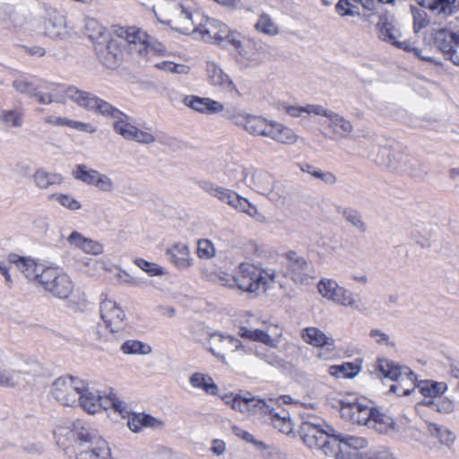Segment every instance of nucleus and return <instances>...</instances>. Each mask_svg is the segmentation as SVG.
<instances>
[{
	"mask_svg": "<svg viewBox=\"0 0 459 459\" xmlns=\"http://www.w3.org/2000/svg\"><path fill=\"white\" fill-rule=\"evenodd\" d=\"M265 420L283 434H290L293 430V424L289 411L281 406H274Z\"/></svg>",
	"mask_w": 459,
	"mask_h": 459,
	"instance_id": "obj_25",
	"label": "nucleus"
},
{
	"mask_svg": "<svg viewBox=\"0 0 459 459\" xmlns=\"http://www.w3.org/2000/svg\"><path fill=\"white\" fill-rule=\"evenodd\" d=\"M272 135L269 138L282 144H294L297 143L299 135L291 128L276 121H272Z\"/></svg>",
	"mask_w": 459,
	"mask_h": 459,
	"instance_id": "obj_28",
	"label": "nucleus"
},
{
	"mask_svg": "<svg viewBox=\"0 0 459 459\" xmlns=\"http://www.w3.org/2000/svg\"><path fill=\"white\" fill-rule=\"evenodd\" d=\"M337 438L340 440V448L342 450L340 459H344V454L347 453L344 450V447L353 448L354 450H358V449L363 448L367 446V440L362 437H353V436L341 437L339 435V436H337ZM335 459H337V458H335Z\"/></svg>",
	"mask_w": 459,
	"mask_h": 459,
	"instance_id": "obj_48",
	"label": "nucleus"
},
{
	"mask_svg": "<svg viewBox=\"0 0 459 459\" xmlns=\"http://www.w3.org/2000/svg\"><path fill=\"white\" fill-rule=\"evenodd\" d=\"M403 173L412 178H420L426 174L422 163L417 159L408 155Z\"/></svg>",
	"mask_w": 459,
	"mask_h": 459,
	"instance_id": "obj_51",
	"label": "nucleus"
},
{
	"mask_svg": "<svg viewBox=\"0 0 459 459\" xmlns=\"http://www.w3.org/2000/svg\"><path fill=\"white\" fill-rule=\"evenodd\" d=\"M197 254L200 258H211L215 255V248L208 239L198 241Z\"/></svg>",
	"mask_w": 459,
	"mask_h": 459,
	"instance_id": "obj_59",
	"label": "nucleus"
},
{
	"mask_svg": "<svg viewBox=\"0 0 459 459\" xmlns=\"http://www.w3.org/2000/svg\"><path fill=\"white\" fill-rule=\"evenodd\" d=\"M333 432L334 429L331 426L316 415L307 414L302 417L299 426L302 441L311 449L320 450L326 456L340 459V440Z\"/></svg>",
	"mask_w": 459,
	"mask_h": 459,
	"instance_id": "obj_2",
	"label": "nucleus"
},
{
	"mask_svg": "<svg viewBox=\"0 0 459 459\" xmlns=\"http://www.w3.org/2000/svg\"><path fill=\"white\" fill-rule=\"evenodd\" d=\"M328 373L337 378H353L359 371L360 368L351 362H344L341 365H333L328 368Z\"/></svg>",
	"mask_w": 459,
	"mask_h": 459,
	"instance_id": "obj_39",
	"label": "nucleus"
},
{
	"mask_svg": "<svg viewBox=\"0 0 459 459\" xmlns=\"http://www.w3.org/2000/svg\"><path fill=\"white\" fill-rule=\"evenodd\" d=\"M430 432L438 437L442 444L448 446H451L455 440V436L453 432L447 429L438 427L436 424L430 426Z\"/></svg>",
	"mask_w": 459,
	"mask_h": 459,
	"instance_id": "obj_54",
	"label": "nucleus"
},
{
	"mask_svg": "<svg viewBox=\"0 0 459 459\" xmlns=\"http://www.w3.org/2000/svg\"><path fill=\"white\" fill-rule=\"evenodd\" d=\"M130 141H134L143 144H152L156 141V137L150 129L142 130L135 127Z\"/></svg>",
	"mask_w": 459,
	"mask_h": 459,
	"instance_id": "obj_57",
	"label": "nucleus"
},
{
	"mask_svg": "<svg viewBox=\"0 0 459 459\" xmlns=\"http://www.w3.org/2000/svg\"><path fill=\"white\" fill-rule=\"evenodd\" d=\"M125 39L108 36L104 40L95 43L94 51L99 61L107 68L113 69L119 65Z\"/></svg>",
	"mask_w": 459,
	"mask_h": 459,
	"instance_id": "obj_13",
	"label": "nucleus"
},
{
	"mask_svg": "<svg viewBox=\"0 0 459 459\" xmlns=\"http://www.w3.org/2000/svg\"><path fill=\"white\" fill-rule=\"evenodd\" d=\"M32 374L30 365L21 361L11 368H0V386L15 388L26 382V377Z\"/></svg>",
	"mask_w": 459,
	"mask_h": 459,
	"instance_id": "obj_17",
	"label": "nucleus"
},
{
	"mask_svg": "<svg viewBox=\"0 0 459 459\" xmlns=\"http://www.w3.org/2000/svg\"><path fill=\"white\" fill-rule=\"evenodd\" d=\"M394 420L392 417L375 409L368 428L374 429L378 433L386 434L394 428Z\"/></svg>",
	"mask_w": 459,
	"mask_h": 459,
	"instance_id": "obj_37",
	"label": "nucleus"
},
{
	"mask_svg": "<svg viewBox=\"0 0 459 459\" xmlns=\"http://www.w3.org/2000/svg\"><path fill=\"white\" fill-rule=\"evenodd\" d=\"M58 446L76 447L77 459H110V448L98 431L88 423L77 420L61 421L54 429Z\"/></svg>",
	"mask_w": 459,
	"mask_h": 459,
	"instance_id": "obj_1",
	"label": "nucleus"
},
{
	"mask_svg": "<svg viewBox=\"0 0 459 459\" xmlns=\"http://www.w3.org/2000/svg\"><path fill=\"white\" fill-rule=\"evenodd\" d=\"M377 28L379 30V39L391 43L394 45L397 40V37L395 35L396 30L394 24L387 20L386 17H381L378 23Z\"/></svg>",
	"mask_w": 459,
	"mask_h": 459,
	"instance_id": "obj_46",
	"label": "nucleus"
},
{
	"mask_svg": "<svg viewBox=\"0 0 459 459\" xmlns=\"http://www.w3.org/2000/svg\"><path fill=\"white\" fill-rule=\"evenodd\" d=\"M73 177L87 185L94 186L100 172L95 169H88L83 164L76 165L72 172Z\"/></svg>",
	"mask_w": 459,
	"mask_h": 459,
	"instance_id": "obj_44",
	"label": "nucleus"
},
{
	"mask_svg": "<svg viewBox=\"0 0 459 459\" xmlns=\"http://www.w3.org/2000/svg\"><path fill=\"white\" fill-rule=\"evenodd\" d=\"M30 29L38 35L53 40H64L70 37L65 17L57 13H49L48 17L31 22Z\"/></svg>",
	"mask_w": 459,
	"mask_h": 459,
	"instance_id": "obj_11",
	"label": "nucleus"
},
{
	"mask_svg": "<svg viewBox=\"0 0 459 459\" xmlns=\"http://www.w3.org/2000/svg\"><path fill=\"white\" fill-rule=\"evenodd\" d=\"M189 382L194 387L202 388L209 394H216L218 392V386L208 375L194 373L191 375Z\"/></svg>",
	"mask_w": 459,
	"mask_h": 459,
	"instance_id": "obj_41",
	"label": "nucleus"
},
{
	"mask_svg": "<svg viewBox=\"0 0 459 459\" xmlns=\"http://www.w3.org/2000/svg\"><path fill=\"white\" fill-rule=\"evenodd\" d=\"M327 126L339 138H348L353 131L352 123L333 111L328 118Z\"/></svg>",
	"mask_w": 459,
	"mask_h": 459,
	"instance_id": "obj_26",
	"label": "nucleus"
},
{
	"mask_svg": "<svg viewBox=\"0 0 459 459\" xmlns=\"http://www.w3.org/2000/svg\"><path fill=\"white\" fill-rule=\"evenodd\" d=\"M65 97L74 103H76L81 108H83L87 110L92 109L93 100L96 96L93 94L81 91L76 87L70 86L65 91Z\"/></svg>",
	"mask_w": 459,
	"mask_h": 459,
	"instance_id": "obj_31",
	"label": "nucleus"
},
{
	"mask_svg": "<svg viewBox=\"0 0 459 459\" xmlns=\"http://www.w3.org/2000/svg\"><path fill=\"white\" fill-rule=\"evenodd\" d=\"M80 393L78 404L88 413H96L100 393L89 388L85 383L83 390Z\"/></svg>",
	"mask_w": 459,
	"mask_h": 459,
	"instance_id": "obj_34",
	"label": "nucleus"
},
{
	"mask_svg": "<svg viewBox=\"0 0 459 459\" xmlns=\"http://www.w3.org/2000/svg\"><path fill=\"white\" fill-rule=\"evenodd\" d=\"M165 49H166V48L161 42L158 41L154 38L148 35L143 47L141 48L138 50V52L140 55H143V50L146 53L152 51L155 54H162V53H164Z\"/></svg>",
	"mask_w": 459,
	"mask_h": 459,
	"instance_id": "obj_58",
	"label": "nucleus"
},
{
	"mask_svg": "<svg viewBox=\"0 0 459 459\" xmlns=\"http://www.w3.org/2000/svg\"><path fill=\"white\" fill-rule=\"evenodd\" d=\"M94 186H96L100 191L107 193L112 192L115 189V185L112 179L106 174L101 173H100L99 177L97 178Z\"/></svg>",
	"mask_w": 459,
	"mask_h": 459,
	"instance_id": "obj_61",
	"label": "nucleus"
},
{
	"mask_svg": "<svg viewBox=\"0 0 459 459\" xmlns=\"http://www.w3.org/2000/svg\"><path fill=\"white\" fill-rule=\"evenodd\" d=\"M303 340L314 346V347H324V346H333L334 340L325 335V333L316 327H307L302 331Z\"/></svg>",
	"mask_w": 459,
	"mask_h": 459,
	"instance_id": "obj_27",
	"label": "nucleus"
},
{
	"mask_svg": "<svg viewBox=\"0 0 459 459\" xmlns=\"http://www.w3.org/2000/svg\"><path fill=\"white\" fill-rule=\"evenodd\" d=\"M186 106L201 113L214 114L222 111L224 107L221 103L209 98L196 96H186L183 100Z\"/></svg>",
	"mask_w": 459,
	"mask_h": 459,
	"instance_id": "obj_24",
	"label": "nucleus"
},
{
	"mask_svg": "<svg viewBox=\"0 0 459 459\" xmlns=\"http://www.w3.org/2000/svg\"><path fill=\"white\" fill-rule=\"evenodd\" d=\"M48 200L56 201L62 207L66 208L70 211H77L80 210L82 207L81 203L68 194L53 193L48 195Z\"/></svg>",
	"mask_w": 459,
	"mask_h": 459,
	"instance_id": "obj_47",
	"label": "nucleus"
},
{
	"mask_svg": "<svg viewBox=\"0 0 459 459\" xmlns=\"http://www.w3.org/2000/svg\"><path fill=\"white\" fill-rule=\"evenodd\" d=\"M83 388V380L72 376L60 377L53 382L50 394L64 406H75L80 400V392Z\"/></svg>",
	"mask_w": 459,
	"mask_h": 459,
	"instance_id": "obj_9",
	"label": "nucleus"
},
{
	"mask_svg": "<svg viewBox=\"0 0 459 459\" xmlns=\"http://www.w3.org/2000/svg\"><path fill=\"white\" fill-rule=\"evenodd\" d=\"M127 419V426L134 433L141 432L145 428L160 429L164 426L162 420L143 412H131Z\"/></svg>",
	"mask_w": 459,
	"mask_h": 459,
	"instance_id": "obj_21",
	"label": "nucleus"
},
{
	"mask_svg": "<svg viewBox=\"0 0 459 459\" xmlns=\"http://www.w3.org/2000/svg\"><path fill=\"white\" fill-rule=\"evenodd\" d=\"M318 292L326 299L343 307H358L354 294L340 286L334 280L322 279L317 284Z\"/></svg>",
	"mask_w": 459,
	"mask_h": 459,
	"instance_id": "obj_14",
	"label": "nucleus"
},
{
	"mask_svg": "<svg viewBox=\"0 0 459 459\" xmlns=\"http://www.w3.org/2000/svg\"><path fill=\"white\" fill-rule=\"evenodd\" d=\"M199 186L206 194L227 204L235 210L248 214L259 222L265 221L264 215L257 210L256 206L252 204L247 198L238 195L235 191L210 181H200Z\"/></svg>",
	"mask_w": 459,
	"mask_h": 459,
	"instance_id": "obj_6",
	"label": "nucleus"
},
{
	"mask_svg": "<svg viewBox=\"0 0 459 459\" xmlns=\"http://www.w3.org/2000/svg\"><path fill=\"white\" fill-rule=\"evenodd\" d=\"M435 47L439 49L447 58H450L455 45L459 44V34L447 29H441L433 34Z\"/></svg>",
	"mask_w": 459,
	"mask_h": 459,
	"instance_id": "obj_23",
	"label": "nucleus"
},
{
	"mask_svg": "<svg viewBox=\"0 0 459 459\" xmlns=\"http://www.w3.org/2000/svg\"><path fill=\"white\" fill-rule=\"evenodd\" d=\"M282 275L296 285H310L317 277L316 270L311 261L294 250H289L281 255Z\"/></svg>",
	"mask_w": 459,
	"mask_h": 459,
	"instance_id": "obj_5",
	"label": "nucleus"
},
{
	"mask_svg": "<svg viewBox=\"0 0 459 459\" xmlns=\"http://www.w3.org/2000/svg\"><path fill=\"white\" fill-rule=\"evenodd\" d=\"M229 27L214 19H207L204 23H201L196 27L202 39L207 42H214L219 45H225V37L229 35Z\"/></svg>",
	"mask_w": 459,
	"mask_h": 459,
	"instance_id": "obj_20",
	"label": "nucleus"
},
{
	"mask_svg": "<svg viewBox=\"0 0 459 459\" xmlns=\"http://www.w3.org/2000/svg\"><path fill=\"white\" fill-rule=\"evenodd\" d=\"M81 250L86 254L96 255L103 252V246L100 242L87 238Z\"/></svg>",
	"mask_w": 459,
	"mask_h": 459,
	"instance_id": "obj_63",
	"label": "nucleus"
},
{
	"mask_svg": "<svg viewBox=\"0 0 459 459\" xmlns=\"http://www.w3.org/2000/svg\"><path fill=\"white\" fill-rule=\"evenodd\" d=\"M377 370L383 377L395 382L390 386L389 391L400 396L409 395L417 387V377L407 367L402 368L388 359H378Z\"/></svg>",
	"mask_w": 459,
	"mask_h": 459,
	"instance_id": "obj_7",
	"label": "nucleus"
},
{
	"mask_svg": "<svg viewBox=\"0 0 459 459\" xmlns=\"http://www.w3.org/2000/svg\"><path fill=\"white\" fill-rule=\"evenodd\" d=\"M169 3L164 11L156 14L158 20L169 25L173 30L188 34L195 31L194 15L195 13V4L192 0H167Z\"/></svg>",
	"mask_w": 459,
	"mask_h": 459,
	"instance_id": "obj_4",
	"label": "nucleus"
},
{
	"mask_svg": "<svg viewBox=\"0 0 459 459\" xmlns=\"http://www.w3.org/2000/svg\"><path fill=\"white\" fill-rule=\"evenodd\" d=\"M243 180L245 184L260 195H267L276 205L284 204L283 189L276 186L272 174L263 169H246Z\"/></svg>",
	"mask_w": 459,
	"mask_h": 459,
	"instance_id": "obj_8",
	"label": "nucleus"
},
{
	"mask_svg": "<svg viewBox=\"0 0 459 459\" xmlns=\"http://www.w3.org/2000/svg\"><path fill=\"white\" fill-rule=\"evenodd\" d=\"M342 216L346 221V222L355 228L359 233H364L367 231L368 226L367 223L363 221L360 212L348 207L342 211Z\"/></svg>",
	"mask_w": 459,
	"mask_h": 459,
	"instance_id": "obj_43",
	"label": "nucleus"
},
{
	"mask_svg": "<svg viewBox=\"0 0 459 459\" xmlns=\"http://www.w3.org/2000/svg\"><path fill=\"white\" fill-rule=\"evenodd\" d=\"M272 121H268L262 117L251 115L247 122V128L246 131L253 135L269 138V136L272 135Z\"/></svg>",
	"mask_w": 459,
	"mask_h": 459,
	"instance_id": "obj_33",
	"label": "nucleus"
},
{
	"mask_svg": "<svg viewBox=\"0 0 459 459\" xmlns=\"http://www.w3.org/2000/svg\"><path fill=\"white\" fill-rule=\"evenodd\" d=\"M42 283L39 287L48 292L52 297L65 299L74 291V282L65 273L59 272L56 268L50 267L43 274Z\"/></svg>",
	"mask_w": 459,
	"mask_h": 459,
	"instance_id": "obj_12",
	"label": "nucleus"
},
{
	"mask_svg": "<svg viewBox=\"0 0 459 459\" xmlns=\"http://www.w3.org/2000/svg\"><path fill=\"white\" fill-rule=\"evenodd\" d=\"M413 22H414V30L418 32L420 30L425 28L429 24V21L426 19V13L422 10L413 9Z\"/></svg>",
	"mask_w": 459,
	"mask_h": 459,
	"instance_id": "obj_64",
	"label": "nucleus"
},
{
	"mask_svg": "<svg viewBox=\"0 0 459 459\" xmlns=\"http://www.w3.org/2000/svg\"><path fill=\"white\" fill-rule=\"evenodd\" d=\"M100 316L106 327L111 333H121L126 325V314L123 309L110 299H105L100 303Z\"/></svg>",
	"mask_w": 459,
	"mask_h": 459,
	"instance_id": "obj_16",
	"label": "nucleus"
},
{
	"mask_svg": "<svg viewBox=\"0 0 459 459\" xmlns=\"http://www.w3.org/2000/svg\"><path fill=\"white\" fill-rule=\"evenodd\" d=\"M278 274L274 269H259L254 264L241 263L234 271V278H230L229 284L248 293H257L261 288L264 290L271 284L277 282Z\"/></svg>",
	"mask_w": 459,
	"mask_h": 459,
	"instance_id": "obj_3",
	"label": "nucleus"
},
{
	"mask_svg": "<svg viewBox=\"0 0 459 459\" xmlns=\"http://www.w3.org/2000/svg\"><path fill=\"white\" fill-rule=\"evenodd\" d=\"M169 259L180 269H186L191 265V258L187 246L177 244L167 250Z\"/></svg>",
	"mask_w": 459,
	"mask_h": 459,
	"instance_id": "obj_29",
	"label": "nucleus"
},
{
	"mask_svg": "<svg viewBox=\"0 0 459 459\" xmlns=\"http://www.w3.org/2000/svg\"><path fill=\"white\" fill-rule=\"evenodd\" d=\"M255 27L258 31H261L268 36H276L277 34H279L278 26L266 13H263L260 15Z\"/></svg>",
	"mask_w": 459,
	"mask_h": 459,
	"instance_id": "obj_49",
	"label": "nucleus"
},
{
	"mask_svg": "<svg viewBox=\"0 0 459 459\" xmlns=\"http://www.w3.org/2000/svg\"><path fill=\"white\" fill-rule=\"evenodd\" d=\"M242 37L239 33L236 31L229 30V35L225 37V45L223 47H227L228 45L232 46L239 54H242Z\"/></svg>",
	"mask_w": 459,
	"mask_h": 459,
	"instance_id": "obj_62",
	"label": "nucleus"
},
{
	"mask_svg": "<svg viewBox=\"0 0 459 459\" xmlns=\"http://www.w3.org/2000/svg\"><path fill=\"white\" fill-rule=\"evenodd\" d=\"M32 178L35 186L42 190L63 182V177L60 174L49 173L43 169H37Z\"/></svg>",
	"mask_w": 459,
	"mask_h": 459,
	"instance_id": "obj_35",
	"label": "nucleus"
},
{
	"mask_svg": "<svg viewBox=\"0 0 459 459\" xmlns=\"http://www.w3.org/2000/svg\"><path fill=\"white\" fill-rule=\"evenodd\" d=\"M155 66L160 70L176 74H187L190 70V67L186 65L177 64L171 61H162L157 63Z\"/></svg>",
	"mask_w": 459,
	"mask_h": 459,
	"instance_id": "obj_52",
	"label": "nucleus"
},
{
	"mask_svg": "<svg viewBox=\"0 0 459 459\" xmlns=\"http://www.w3.org/2000/svg\"><path fill=\"white\" fill-rule=\"evenodd\" d=\"M209 350L223 362H227V359H240L247 353V350L238 339L220 333H212L210 336Z\"/></svg>",
	"mask_w": 459,
	"mask_h": 459,
	"instance_id": "obj_10",
	"label": "nucleus"
},
{
	"mask_svg": "<svg viewBox=\"0 0 459 459\" xmlns=\"http://www.w3.org/2000/svg\"><path fill=\"white\" fill-rule=\"evenodd\" d=\"M121 351L128 355H147L152 352V347L144 342L136 340H128L121 345Z\"/></svg>",
	"mask_w": 459,
	"mask_h": 459,
	"instance_id": "obj_45",
	"label": "nucleus"
},
{
	"mask_svg": "<svg viewBox=\"0 0 459 459\" xmlns=\"http://www.w3.org/2000/svg\"><path fill=\"white\" fill-rule=\"evenodd\" d=\"M207 72L209 74V78L214 86H219L227 90L235 89L232 81L230 79L229 75L226 74L220 67H218L215 64H208Z\"/></svg>",
	"mask_w": 459,
	"mask_h": 459,
	"instance_id": "obj_36",
	"label": "nucleus"
},
{
	"mask_svg": "<svg viewBox=\"0 0 459 459\" xmlns=\"http://www.w3.org/2000/svg\"><path fill=\"white\" fill-rule=\"evenodd\" d=\"M259 397L247 395L237 394L234 397L226 396L225 402L230 404L232 409L239 411L242 413L251 414L255 407V402Z\"/></svg>",
	"mask_w": 459,
	"mask_h": 459,
	"instance_id": "obj_30",
	"label": "nucleus"
},
{
	"mask_svg": "<svg viewBox=\"0 0 459 459\" xmlns=\"http://www.w3.org/2000/svg\"><path fill=\"white\" fill-rule=\"evenodd\" d=\"M25 108L22 106L13 108L0 107V125L7 129H19L24 126Z\"/></svg>",
	"mask_w": 459,
	"mask_h": 459,
	"instance_id": "obj_22",
	"label": "nucleus"
},
{
	"mask_svg": "<svg viewBox=\"0 0 459 459\" xmlns=\"http://www.w3.org/2000/svg\"><path fill=\"white\" fill-rule=\"evenodd\" d=\"M273 399L270 398L268 400L258 398L257 402H255V407L253 410L251 414L258 415L261 417H269L270 413L273 409Z\"/></svg>",
	"mask_w": 459,
	"mask_h": 459,
	"instance_id": "obj_56",
	"label": "nucleus"
},
{
	"mask_svg": "<svg viewBox=\"0 0 459 459\" xmlns=\"http://www.w3.org/2000/svg\"><path fill=\"white\" fill-rule=\"evenodd\" d=\"M92 106L93 107L91 111L98 112L103 117L112 118L115 121L122 117V111L98 97H95Z\"/></svg>",
	"mask_w": 459,
	"mask_h": 459,
	"instance_id": "obj_42",
	"label": "nucleus"
},
{
	"mask_svg": "<svg viewBox=\"0 0 459 459\" xmlns=\"http://www.w3.org/2000/svg\"><path fill=\"white\" fill-rule=\"evenodd\" d=\"M13 87L17 92L27 95L30 98H33L38 91L34 84L25 78H19L13 81Z\"/></svg>",
	"mask_w": 459,
	"mask_h": 459,
	"instance_id": "obj_53",
	"label": "nucleus"
},
{
	"mask_svg": "<svg viewBox=\"0 0 459 459\" xmlns=\"http://www.w3.org/2000/svg\"><path fill=\"white\" fill-rule=\"evenodd\" d=\"M374 408L361 403L356 398L353 401H340V411L342 417L350 420L353 424L368 427L371 422L372 416L374 415Z\"/></svg>",
	"mask_w": 459,
	"mask_h": 459,
	"instance_id": "obj_15",
	"label": "nucleus"
},
{
	"mask_svg": "<svg viewBox=\"0 0 459 459\" xmlns=\"http://www.w3.org/2000/svg\"><path fill=\"white\" fill-rule=\"evenodd\" d=\"M420 393L425 397H437L446 390V384L432 380L420 381L417 384Z\"/></svg>",
	"mask_w": 459,
	"mask_h": 459,
	"instance_id": "obj_40",
	"label": "nucleus"
},
{
	"mask_svg": "<svg viewBox=\"0 0 459 459\" xmlns=\"http://www.w3.org/2000/svg\"><path fill=\"white\" fill-rule=\"evenodd\" d=\"M408 155L403 152L394 151L385 146L378 150L375 157V162L383 169L403 173Z\"/></svg>",
	"mask_w": 459,
	"mask_h": 459,
	"instance_id": "obj_18",
	"label": "nucleus"
},
{
	"mask_svg": "<svg viewBox=\"0 0 459 459\" xmlns=\"http://www.w3.org/2000/svg\"><path fill=\"white\" fill-rule=\"evenodd\" d=\"M135 127L136 126L128 123V117L124 113L122 114V117L117 119L113 124L114 131L128 141H130Z\"/></svg>",
	"mask_w": 459,
	"mask_h": 459,
	"instance_id": "obj_50",
	"label": "nucleus"
},
{
	"mask_svg": "<svg viewBox=\"0 0 459 459\" xmlns=\"http://www.w3.org/2000/svg\"><path fill=\"white\" fill-rule=\"evenodd\" d=\"M10 261L16 264L18 269L23 275L38 287L42 283V276L48 271V267L38 263L35 259L30 257L19 256L17 255H11Z\"/></svg>",
	"mask_w": 459,
	"mask_h": 459,
	"instance_id": "obj_19",
	"label": "nucleus"
},
{
	"mask_svg": "<svg viewBox=\"0 0 459 459\" xmlns=\"http://www.w3.org/2000/svg\"><path fill=\"white\" fill-rule=\"evenodd\" d=\"M335 10L341 16L359 15V7L351 0H339L335 5Z\"/></svg>",
	"mask_w": 459,
	"mask_h": 459,
	"instance_id": "obj_55",
	"label": "nucleus"
},
{
	"mask_svg": "<svg viewBox=\"0 0 459 459\" xmlns=\"http://www.w3.org/2000/svg\"><path fill=\"white\" fill-rule=\"evenodd\" d=\"M429 9L436 12L437 15L448 17L459 11V0H432Z\"/></svg>",
	"mask_w": 459,
	"mask_h": 459,
	"instance_id": "obj_38",
	"label": "nucleus"
},
{
	"mask_svg": "<svg viewBox=\"0 0 459 459\" xmlns=\"http://www.w3.org/2000/svg\"><path fill=\"white\" fill-rule=\"evenodd\" d=\"M84 32L92 41L93 46H95L98 40H104L110 36L108 30L94 18H86L84 20Z\"/></svg>",
	"mask_w": 459,
	"mask_h": 459,
	"instance_id": "obj_32",
	"label": "nucleus"
},
{
	"mask_svg": "<svg viewBox=\"0 0 459 459\" xmlns=\"http://www.w3.org/2000/svg\"><path fill=\"white\" fill-rule=\"evenodd\" d=\"M134 264L143 271L150 273L151 275H160L162 274V270L156 264L150 263L142 258H137L134 260Z\"/></svg>",
	"mask_w": 459,
	"mask_h": 459,
	"instance_id": "obj_60",
	"label": "nucleus"
}]
</instances>
